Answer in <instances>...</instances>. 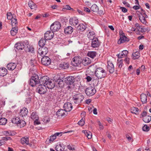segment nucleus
<instances>
[{"instance_id":"0eeeda50","label":"nucleus","mask_w":151,"mask_h":151,"mask_svg":"<svg viewBox=\"0 0 151 151\" xmlns=\"http://www.w3.org/2000/svg\"><path fill=\"white\" fill-rule=\"evenodd\" d=\"M96 92V90L94 88L90 87L86 88L85 90V93L87 96H90L94 95Z\"/></svg>"},{"instance_id":"5fc2aeb1","label":"nucleus","mask_w":151,"mask_h":151,"mask_svg":"<svg viewBox=\"0 0 151 151\" xmlns=\"http://www.w3.org/2000/svg\"><path fill=\"white\" fill-rule=\"evenodd\" d=\"M65 9H67V10H73V9L71 8L70 6L69 5H66L63 8V11H64Z\"/></svg>"},{"instance_id":"69168bd1","label":"nucleus","mask_w":151,"mask_h":151,"mask_svg":"<svg viewBox=\"0 0 151 151\" xmlns=\"http://www.w3.org/2000/svg\"><path fill=\"white\" fill-rule=\"evenodd\" d=\"M68 148L70 150H75L74 147L73 146H71L70 145L68 146Z\"/></svg>"},{"instance_id":"09e8293b","label":"nucleus","mask_w":151,"mask_h":151,"mask_svg":"<svg viewBox=\"0 0 151 151\" xmlns=\"http://www.w3.org/2000/svg\"><path fill=\"white\" fill-rule=\"evenodd\" d=\"M123 60V59L121 58H119V59H118L117 64L118 66V67L120 68H121L122 66Z\"/></svg>"},{"instance_id":"aec40b11","label":"nucleus","mask_w":151,"mask_h":151,"mask_svg":"<svg viewBox=\"0 0 151 151\" xmlns=\"http://www.w3.org/2000/svg\"><path fill=\"white\" fill-rule=\"evenodd\" d=\"M28 113V111L27 109L26 108H23L22 109L20 110V115L22 117L25 116L27 115Z\"/></svg>"},{"instance_id":"e2e57ef3","label":"nucleus","mask_w":151,"mask_h":151,"mask_svg":"<svg viewBox=\"0 0 151 151\" xmlns=\"http://www.w3.org/2000/svg\"><path fill=\"white\" fill-rule=\"evenodd\" d=\"M124 60L127 64H129V59L128 57H126Z\"/></svg>"},{"instance_id":"e433bc0d","label":"nucleus","mask_w":151,"mask_h":151,"mask_svg":"<svg viewBox=\"0 0 151 151\" xmlns=\"http://www.w3.org/2000/svg\"><path fill=\"white\" fill-rule=\"evenodd\" d=\"M96 54L97 53L95 52L90 51L88 52L87 55L89 57L92 58L93 59L94 57H96Z\"/></svg>"},{"instance_id":"c03bdc74","label":"nucleus","mask_w":151,"mask_h":151,"mask_svg":"<svg viewBox=\"0 0 151 151\" xmlns=\"http://www.w3.org/2000/svg\"><path fill=\"white\" fill-rule=\"evenodd\" d=\"M91 10L95 12H97L99 10V8L95 4H93L91 7Z\"/></svg>"},{"instance_id":"9d476101","label":"nucleus","mask_w":151,"mask_h":151,"mask_svg":"<svg viewBox=\"0 0 151 151\" xmlns=\"http://www.w3.org/2000/svg\"><path fill=\"white\" fill-rule=\"evenodd\" d=\"M49 79V78L47 76H43L39 80V84L42 85H45L46 86L47 82H48Z\"/></svg>"},{"instance_id":"79ce46f5","label":"nucleus","mask_w":151,"mask_h":151,"mask_svg":"<svg viewBox=\"0 0 151 151\" xmlns=\"http://www.w3.org/2000/svg\"><path fill=\"white\" fill-rule=\"evenodd\" d=\"M143 120L145 123H149L151 121V116L149 115H147L144 116V117L143 118Z\"/></svg>"},{"instance_id":"4468645a","label":"nucleus","mask_w":151,"mask_h":151,"mask_svg":"<svg viewBox=\"0 0 151 151\" xmlns=\"http://www.w3.org/2000/svg\"><path fill=\"white\" fill-rule=\"evenodd\" d=\"M63 108L65 111L67 112L70 111L73 108V106L72 104L69 102L65 103L63 106Z\"/></svg>"},{"instance_id":"bf43d9fd","label":"nucleus","mask_w":151,"mask_h":151,"mask_svg":"<svg viewBox=\"0 0 151 151\" xmlns=\"http://www.w3.org/2000/svg\"><path fill=\"white\" fill-rule=\"evenodd\" d=\"M98 124L99 126V128L101 130H102L104 129V127L100 122L99 121L98 122Z\"/></svg>"},{"instance_id":"39448f33","label":"nucleus","mask_w":151,"mask_h":151,"mask_svg":"<svg viewBox=\"0 0 151 151\" xmlns=\"http://www.w3.org/2000/svg\"><path fill=\"white\" fill-rule=\"evenodd\" d=\"M82 62V59L80 57L76 56L73 59L71 64L74 66H79Z\"/></svg>"},{"instance_id":"9b49d317","label":"nucleus","mask_w":151,"mask_h":151,"mask_svg":"<svg viewBox=\"0 0 151 151\" xmlns=\"http://www.w3.org/2000/svg\"><path fill=\"white\" fill-rule=\"evenodd\" d=\"M54 35L53 32L50 31H47L45 34V38L46 40H50L53 37Z\"/></svg>"},{"instance_id":"4d7b16f0","label":"nucleus","mask_w":151,"mask_h":151,"mask_svg":"<svg viewBox=\"0 0 151 151\" xmlns=\"http://www.w3.org/2000/svg\"><path fill=\"white\" fill-rule=\"evenodd\" d=\"M43 121L44 123H47L50 122V119L48 117H46L43 118Z\"/></svg>"},{"instance_id":"49530a36","label":"nucleus","mask_w":151,"mask_h":151,"mask_svg":"<svg viewBox=\"0 0 151 151\" xmlns=\"http://www.w3.org/2000/svg\"><path fill=\"white\" fill-rule=\"evenodd\" d=\"M7 122V120L4 118H0V125H5Z\"/></svg>"},{"instance_id":"c756f323","label":"nucleus","mask_w":151,"mask_h":151,"mask_svg":"<svg viewBox=\"0 0 151 151\" xmlns=\"http://www.w3.org/2000/svg\"><path fill=\"white\" fill-rule=\"evenodd\" d=\"M18 28L17 27H12L10 31L11 34L12 35L14 36L18 32Z\"/></svg>"},{"instance_id":"412c9836","label":"nucleus","mask_w":151,"mask_h":151,"mask_svg":"<svg viewBox=\"0 0 151 151\" xmlns=\"http://www.w3.org/2000/svg\"><path fill=\"white\" fill-rule=\"evenodd\" d=\"M74 78L73 76H69L66 78L65 82L67 84L71 85L73 83Z\"/></svg>"},{"instance_id":"37998d69","label":"nucleus","mask_w":151,"mask_h":151,"mask_svg":"<svg viewBox=\"0 0 151 151\" xmlns=\"http://www.w3.org/2000/svg\"><path fill=\"white\" fill-rule=\"evenodd\" d=\"M20 120L18 117H14L12 120V123L18 124L19 123V122Z\"/></svg>"},{"instance_id":"c9c22d12","label":"nucleus","mask_w":151,"mask_h":151,"mask_svg":"<svg viewBox=\"0 0 151 151\" xmlns=\"http://www.w3.org/2000/svg\"><path fill=\"white\" fill-rule=\"evenodd\" d=\"M56 138L54 134L53 135L51 136L50 138H48L46 141V142L47 144L52 142Z\"/></svg>"},{"instance_id":"8fccbe9b","label":"nucleus","mask_w":151,"mask_h":151,"mask_svg":"<svg viewBox=\"0 0 151 151\" xmlns=\"http://www.w3.org/2000/svg\"><path fill=\"white\" fill-rule=\"evenodd\" d=\"M99 79L98 78L94 79L93 78L92 81L93 84L94 86H96L98 85L99 82Z\"/></svg>"},{"instance_id":"393cba45","label":"nucleus","mask_w":151,"mask_h":151,"mask_svg":"<svg viewBox=\"0 0 151 151\" xmlns=\"http://www.w3.org/2000/svg\"><path fill=\"white\" fill-rule=\"evenodd\" d=\"M142 104H145L147 102V96L146 94L144 93H142L140 96Z\"/></svg>"},{"instance_id":"680f3d73","label":"nucleus","mask_w":151,"mask_h":151,"mask_svg":"<svg viewBox=\"0 0 151 151\" xmlns=\"http://www.w3.org/2000/svg\"><path fill=\"white\" fill-rule=\"evenodd\" d=\"M120 9L122 10V12L124 13L127 12V10L126 9L123 7H121Z\"/></svg>"},{"instance_id":"ea45409f","label":"nucleus","mask_w":151,"mask_h":151,"mask_svg":"<svg viewBox=\"0 0 151 151\" xmlns=\"http://www.w3.org/2000/svg\"><path fill=\"white\" fill-rule=\"evenodd\" d=\"M131 112L133 114H137L139 113V110L138 108L132 107L130 109Z\"/></svg>"},{"instance_id":"7c9ffc66","label":"nucleus","mask_w":151,"mask_h":151,"mask_svg":"<svg viewBox=\"0 0 151 151\" xmlns=\"http://www.w3.org/2000/svg\"><path fill=\"white\" fill-rule=\"evenodd\" d=\"M21 142L22 144L29 145V138L28 137H23L21 139Z\"/></svg>"},{"instance_id":"603ef678","label":"nucleus","mask_w":151,"mask_h":151,"mask_svg":"<svg viewBox=\"0 0 151 151\" xmlns=\"http://www.w3.org/2000/svg\"><path fill=\"white\" fill-rule=\"evenodd\" d=\"M6 15L7 18L8 19L11 20L12 19L14 18L11 12L7 13Z\"/></svg>"},{"instance_id":"f3484780","label":"nucleus","mask_w":151,"mask_h":151,"mask_svg":"<svg viewBox=\"0 0 151 151\" xmlns=\"http://www.w3.org/2000/svg\"><path fill=\"white\" fill-rule=\"evenodd\" d=\"M69 22L71 25L75 26L78 24V20L76 18L74 17L70 19L69 20Z\"/></svg>"},{"instance_id":"6e6d98bb","label":"nucleus","mask_w":151,"mask_h":151,"mask_svg":"<svg viewBox=\"0 0 151 151\" xmlns=\"http://www.w3.org/2000/svg\"><path fill=\"white\" fill-rule=\"evenodd\" d=\"M78 124L80 126H83L85 124V122L84 119H82L78 123Z\"/></svg>"},{"instance_id":"864d4df0","label":"nucleus","mask_w":151,"mask_h":151,"mask_svg":"<svg viewBox=\"0 0 151 151\" xmlns=\"http://www.w3.org/2000/svg\"><path fill=\"white\" fill-rule=\"evenodd\" d=\"M149 129V127L147 126L146 125H145L142 127V129L144 131H148Z\"/></svg>"},{"instance_id":"0e129e2a","label":"nucleus","mask_w":151,"mask_h":151,"mask_svg":"<svg viewBox=\"0 0 151 151\" xmlns=\"http://www.w3.org/2000/svg\"><path fill=\"white\" fill-rule=\"evenodd\" d=\"M147 113L146 111H143L141 114V116L140 117H144V116H147Z\"/></svg>"},{"instance_id":"c85d7f7f","label":"nucleus","mask_w":151,"mask_h":151,"mask_svg":"<svg viewBox=\"0 0 151 151\" xmlns=\"http://www.w3.org/2000/svg\"><path fill=\"white\" fill-rule=\"evenodd\" d=\"M68 65L69 64L68 63L64 62L60 64L59 67L60 69H65L68 68Z\"/></svg>"},{"instance_id":"f8f14e48","label":"nucleus","mask_w":151,"mask_h":151,"mask_svg":"<svg viewBox=\"0 0 151 151\" xmlns=\"http://www.w3.org/2000/svg\"><path fill=\"white\" fill-rule=\"evenodd\" d=\"M129 41V39L126 37L125 35H120V38L118 41V44L127 42Z\"/></svg>"},{"instance_id":"dca6fc26","label":"nucleus","mask_w":151,"mask_h":151,"mask_svg":"<svg viewBox=\"0 0 151 151\" xmlns=\"http://www.w3.org/2000/svg\"><path fill=\"white\" fill-rule=\"evenodd\" d=\"M107 68L110 73H112L114 72V66L111 62H109L108 63Z\"/></svg>"},{"instance_id":"4be33fe9","label":"nucleus","mask_w":151,"mask_h":151,"mask_svg":"<svg viewBox=\"0 0 151 151\" xmlns=\"http://www.w3.org/2000/svg\"><path fill=\"white\" fill-rule=\"evenodd\" d=\"M73 31V28L71 26H68L66 27L64 29L65 34H70L72 33Z\"/></svg>"},{"instance_id":"cd10ccee","label":"nucleus","mask_w":151,"mask_h":151,"mask_svg":"<svg viewBox=\"0 0 151 151\" xmlns=\"http://www.w3.org/2000/svg\"><path fill=\"white\" fill-rule=\"evenodd\" d=\"M88 38L91 40H94L95 38V33L94 32H89L87 34Z\"/></svg>"},{"instance_id":"13d9d810","label":"nucleus","mask_w":151,"mask_h":151,"mask_svg":"<svg viewBox=\"0 0 151 151\" xmlns=\"http://www.w3.org/2000/svg\"><path fill=\"white\" fill-rule=\"evenodd\" d=\"M92 77V76H91V77H90L89 76H87V77L85 78L86 79L87 81V82H89L91 81V80L92 81L93 78V77Z\"/></svg>"},{"instance_id":"f03ea898","label":"nucleus","mask_w":151,"mask_h":151,"mask_svg":"<svg viewBox=\"0 0 151 151\" xmlns=\"http://www.w3.org/2000/svg\"><path fill=\"white\" fill-rule=\"evenodd\" d=\"M95 75L98 79L104 78L106 75V70L101 67L97 68L95 71Z\"/></svg>"},{"instance_id":"a18cd8bd","label":"nucleus","mask_w":151,"mask_h":151,"mask_svg":"<svg viewBox=\"0 0 151 151\" xmlns=\"http://www.w3.org/2000/svg\"><path fill=\"white\" fill-rule=\"evenodd\" d=\"M26 125V123L25 121L22 120H20L19 122V123L18 124V126L20 128L23 127Z\"/></svg>"},{"instance_id":"2eb2a0df","label":"nucleus","mask_w":151,"mask_h":151,"mask_svg":"<svg viewBox=\"0 0 151 151\" xmlns=\"http://www.w3.org/2000/svg\"><path fill=\"white\" fill-rule=\"evenodd\" d=\"M92 40L91 44L92 47L95 48L98 47L99 46L100 43L97 38H95Z\"/></svg>"},{"instance_id":"ddd939ff","label":"nucleus","mask_w":151,"mask_h":151,"mask_svg":"<svg viewBox=\"0 0 151 151\" xmlns=\"http://www.w3.org/2000/svg\"><path fill=\"white\" fill-rule=\"evenodd\" d=\"M67 114V112L65 109H60L58 110L56 113V115L58 116L64 117Z\"/></svg>"},{"instance_id":"a211bd4d","label":"nucleus","mask_w":151,"mask_h":151,"mask_svg":"<svg viewBox=\"0 0 151 151\" xmlns=\"http://www.w3.org/2000/svg\"><path fill=\"white\" fill-rule=\"evenodd\" d=\"M16 66L17 65L16 63H11L7 64V67L8 70H13L16 68Z\"/></svg>"},{"instance_id":"b1692460","label":"nucleus","mask_w":151,"mask_h":151,"mask_svg":"<svg viewBox=\"0 0 151 151\" xmlns=\"http://www.w3.org/2000/svg\"><path fill=\"white\" fill-rule=\"evenodd\" d=\"M128 53V52L127 50H123L122 52V53H120L118 55V57L119 58H121L126 56Z\"/></svg>"},{"instance_id":"7ed1b4c3","label":"nucleus","mask_w":151,"mask_h":151,"mask_svg":"<svg viewBox=\"0 0 151 151\" xmlns=\"http://www.w3.org/2000/svg\"><path fill=\"white\" fill-rule=\"evenodd\" d=\"M29 84L32 87L39 84V77L37 74H34L33 75L30 80Z\"/></svg>"},{"instance_id":"a19ab883","label":"nucleus","mask_w":151,"mask_h":151,"mask_svg":"<svg viewBox=\"0 0 151 151\" xmlns=\"http://www.w3.org/2000/svg\"><path fill=\"white\" fill-rule=\"evenodd\" d=\"M77 29L78 30L83 31L86 29V27L83 24H79L77 27Z\"/></svg>"},{"instance_id":"72a5a7b5","label":"nucleus","mask_w":151,"mask_h":151,"mask_svg":"<svg viewBox=\"0 0 151 151\" xmlns=\"http://www.w3.org/2000/svg\"><path fill=\"white\" fill-rule=\"evenodd\" d=\"M83 132L84 133L88 139H91L92 136V134L91 132L87 130L83 131Z\"/></svg>"},{"instance_id":"6ab92c4d","label":"nucleus","mask_w":151,"mask_h":151,"mask_svg":"<svg viewBox=\"0 0 151 151\" xmlns=\"http://www.w3.org/2000/svg\"><path fill=\"white\" fill-rule=\"evenodd\" d=\"M15 47L18 50H22L24 47V45L22 42H18L15 45Z\"/></svg>"},{"instance_id":"423d86ee","label":"nucleus","mask_w":151,"mask_h":151,"mask_svg":"<svg viewBox=\"0 0 151 151\" xmlns=\"http://www.w3.org/2000/svg\"><path fill=\"white\" fill-rule=\"evenodd\" d=\"M47 89L45 85L39 84L37 88V91L40 94H44L47 91Z\"/></svg>"},{"instance_id":"f257e3e1","label":"nucleus","mask_w":151,"mask_h":151,"mask_svg":"<svg viewBox=\"0 0 151 151\" xmlns=\"http://www.w3.org/2000/svg\"><path fill=\"white\" fill-rule=\"evenodd\" d=\"M84 98V96L81 94L77 93L76 92L73 93L72 100L76 104L79 105Z\"/></svg>"},{"instance_id":"473e14b6","label":"nucleus","mask_w":151,"mask_h":151,"mask_svg":"<svg viewBox=\"0 0 151 151\" xmlns=\"http://www.w3.org/2000/svg\"><path fill=\"white\" fill-rule=\"evenodd\" d=\"M46 86L48 88L50 89L53 88L55 86L53 83H52L50 80V79L48 81V82H47Z\"/></svg>"},{"instance_id":"2f4dec72","label":"nucleus","mask_w":151,"mask_h":151,"mask_svg":"<svg viewBox=\"0 0 151 151\" xmlns=\"http://www.w3.org/2000/svg\"><path fill=\"white\" fill-rule=\"evenodd\" d=\"M138 17L142 23L144 24H145L147 22L145 18L142 14H140Z\"/></svg>"},{"instance_id":"774afa93","label":"nucleus","mask_w":151,"mask_h":151,"mask_svg":"<svg viewBox=\"0 0 151 151\" xmlns=\"http://www.w3.org/2000/svg\"><path fill=\"white\" fill-rule=\"evenodd\" d=\"M123 3L127 6L128 7H130V5L127 2H126L125 1H123Z\"/></svg>"},{"instance_id":"f704fd0d","label":"nucleus","mask_w":151,"mask_h":151,"mask_svg":"<svg viewBox=\"0 0 151 151\" xmlns=\"http://www.w3.org/2000/svg\"><path fill=\"white\" fill-rule=\"evenodd\" d=\"M11 20V24L12 27H17L18 23L17 19L16 18H14Z\"/></svg>"},{"instance_id":"5701e85b","label":"nucleus","mask_w":151,"mask_h":151,"mask_svg":"<svg viewBox=\"0 0 151 151\" xmlns=\"http://www.w3.org/2000/svg\"><path fill=\"white\" fill-rule=\"evenodd\" d=\"M82 64L86 66L90 64L91 63V61L90 59L88 58H85L82 60Z\"/></svg>"},{"instance_id":"338daca9","label":"nucleus","mask_w":151,"mask_h":151,"mask_svg":"<svg viewBox=\"0 0 151 151\" xmlns=\"http://www.w3.org/2000/svg\"><path fill=\"white\" fill-rule=\"evenodd\" d=\"M31 97H28L26 99V102L27 104L29 103L31 101Z\"/></svg>"},{"instance_id":"de8ad7c7","label":"nucleus","mask_w":151,"mask_h":151,"mask_svg":"<svg viewBox=\"0 0 151 151\" xmlns=\"http://www.w3.org/2000/svg\"><path fill=\"white\" fill-rule=\"evenodd\" d=\"M31 118L33 120H37L38 119V117L36 112H33L31 115Z\"/></svg>"},{"instance_id":"4c0bfd02","label":"nucleus","mask_w":151,"mask_h":151,"mask_svg":"<svg viewBox=\"0 0 151 151\" xmlns=\"http://www.w3.org/2000/svg\"><path fill=\"white\" fill-rule=\"evenodd\" d=\"M46 40L45 39H41L39 42V45L40 47H44L46 42Z\"/></svg>"},{"instance_id":"58836bf2","label":"nucleus","mask_w":151,"mask_h":151,"mask_svg":"<svg viewBox=\"0 0 151 151\" xmlns=\"http://www.w3.org/2000/svg\"><path fill=\"white\" fill-rule=\"evenodd\" d=\"M140 57V54L139 52L137 51L133 53L132 55V58L133 59L135 60L138 59Z\"/></svg>"},{"instance_id":"1a4fd4ad","label":"nucleus","mask_w":151,"mask_h":151,"mask_svg":"<svg viewBox=\"0 0 151 151\" xmlns=\"http://www.w3.org/2000/svg\"><path fill=\"white\" fill-rule=\"evenodd\" d=\"M42 63L45 65H48L51 63V60L47 56L43 57L41 59Z\"/></svg>"},{"instance_id":"052dcab7","label":"nucleus","mask_w":151,"mask_h":151,"mask_svg":"<svg viewBox=\"0 0 151 151\" xmlns=\"http://www.w3.org/2000/svg\"><path fill=\"white\" fill-rule=\"evenodd\" d=\"M54 135L55 136L56 138L57 136H61L62 135V132H56L54 134Z\"/></svg>"},{"instance_id":"20e7f679","label":"nucleus","mask_w":151,"mask_h":151,"mask_svg":"<svg viewBox=\"0 0 151 151\" xmlns=\"http://www.w3.org/2000/svg\"><path fill=\"white\" fill-rule=\"evenodd\" d=\"M61 27L60 23L58 22H55L50 26V29L52 31L55 32L59 30Z\"/></svg>"},{"instance_id":"a878e982","label":"nucleus","mask_w":151,"mask_h":151,"mask_svg":"<svg viewBox=\"0 0 151 151\" xmlns=\"http://www.w3.org/2000/svg\"><path fill=\"white\" fill-rule=\"evenodd\" d=\"M7 70L4 68H0V76H4L7 73Z\"/></svg>"},{"instance_id":"3c124183","label":"nucleus","mask_w":151,"mask_h":151,"mask_svg":"<svg viewBox=\"0 0 151 151\" xmlns=\"http://www.w3.org/2000/svg\"><path fill=\"white\" fill-rule=\"evenodd\" d=\"M55 150L57 151H63V150L62 148V146L60 144L56 146L55 147Z\"/></svg>"},{"instance_id":"bb28decb","label":"nucleus","mask_w":151,"mask_h":151,"mask_svg":"<svg viewBox=\"0 0 151 151\" xmlns=\"http://www.w3.org/2000/svg\"><path fill=\"white\" fill-rule=\"evenodd\" d=\"M28 5L31 9L35 10L37 8V6L36 4L32 1L28 2Z\"/></svg>"},{"instance_id":"6e6552de","label":"nucleus","mask_w":151,"mask_h":151,"mask_svg":"<svg viewBox=\"0 0 151 151\" xmlns=\"http://www.w3.org/2000/svg\"><path fill=\"white\" fill-rule=\"evenodd\" d=\"M38 54L42 56L45 55L48 52L47 48L46 47H42L39 48L38 50Z\"/></svg>"}]
</instances>
